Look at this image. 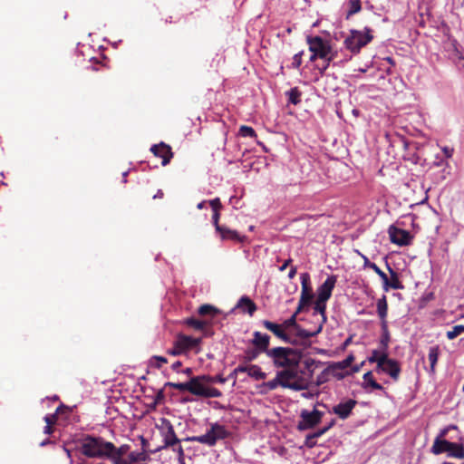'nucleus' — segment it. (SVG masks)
<instances>
[{
    "instance_id": "obj_3",
    "label": "nucleus",
    "mask_w": 464,
    "mask_h": 464,
    "mask_svg": "<svg viewBox=\"0 0 464 464\" xmlns=\"http://www.w3.org/2000/svg\"><path fill=\"white\" fill-rule=\"evenodd\" d=\"M266 354L273 360L274 365L278 368L288 369L298 366L301 362V354L291 348H273L267 350Z\"/></svg>"
},
{
    "instance_id": "obj_64",
    "label": "nucleus",
    "mask_w": 464,
    "mask_h": 464,
    "mask_svg": "<svg viewBox=\"0 0 464 464\" xmlns=\"http://www.w3.org/2000/svg\"><path fill=\"white\" fill-rule=\"evenodd\" d=\"M162 196V193H157V195H154V198H157V197H161Z\"/></svg>"
},
{
    "instance_id": "obj_20",
    "label": "nucleus",
    "mask_w": 464,
    "mask_h": 464,
    "mask_svg": "<svg viewBox=\"0 0 464 464\" xmlns=\"http://www.w3.org/2000/svg\"><path fill=\"white\" fill-rule=\"evenodd\" d=\"M314 322L315 326L313 329H301L298 331V335L303 338H309L317 335L322 331L325 322H322L321 317H314Z\"/></svg>"
},
{
    "instance_id": "obj_63",
    "label": "nucleus",
    "mask_w": 464,
    "mask_h": 464,
    "mask_svg": "<svg viewBox=\"0 0 464 464\" xmlns=\"http://www.w3.org/2000/svg\"><path fill=\"white\" fill-rule=\"evenodd\" d=\"M162 196V193H157V195H154V198H157V197H161Z\"/></svg>"
},
{
    "instance_id": "obj_51",
    "label": "nucleus",
    "mask_w": 464,
    "mask_h": 464,
    "mask_svg": "<svg viewBox=\"0 0 464 464\" xmlns=\"http://www.w3.org/2000/svg\"><path fill=\"white\" fill-rule=\"evenodd\" d=\"M212 220L216 230H221V226L218 224L219 211H213Z\"/></svg>"
},
{
    "instance_id": "obj_11",
    "label": "nucleus",
    "mask_w": 464,
    "mask_h": 464,
    "mask_svg": "<svg viewBox=\"0 0 464 464\" xmlns=\"http://www.w3.org/2000/svg\"><path fill=\"white\" fill-rule=\"evenodd\" d=\"M378 373H386L391 376L394 381H397L400 377L401 367L397 361L389 358L387 355L379 367H376Z\"/></svg>"
},
{
    "instance_id": "obj_48",
    "label": "nucleus",
    "mask_w": 464,
    "mask_h": 464,
    "mask_svg": "<svg viewBox=\"0 0 464 464\" xmlns=\"http://www.w3.org/2000/svg\"><path fill=\"white\" fill-rule=\"evenodd\" d=\"M188 324L193 326L196 329L201 330L205 327L206 324L203 321L197 319H189Z\"/></svg>"
},
{
    "instance_id": "obj_55",
    "label": "nucleus",
    "mask_w": 464,
    "mask_h": 464,
    "mask_svg": "<svg viewBox=\"0 0 464 464\" xmlns=\"http://www.w3.org/2000/svg\"><path fill=\"white\" fill-rule=\"evenodd\" d=\"M360 256L362 257L363 261H364V266L365 267H369V265H375L374 263H372L367 256H365L364 255L362 254H360Z\"/></svg>"
},
{
    "instance_id": "obj_56",
    "label": "nucleus",
    "mask_w": 464,
    "mask_h": 464,
    "mask_svg": "<svg viewBox=\"0 0 464 464\" xmlns=\"http://www.w3.org/2000/svg\"><path fill=\"white\" fill-rule=\"evenodd\" d=\"M296 275V267L293 266L291 267L289 273H288V277L289 279H293Z\"/></svg>"
},
{
    "instance_id": "obj_16",
    "label": "nucleus",
    "mask_w": 464,
    "mask_h": 464,
    "mask_svg": "<svg viewBox=\"0 0 464 464\" xmlns=\"http://www.w3.org/2000/svg\"><path fill=\"white\" fill-rule=\"evenodd\" d=\"M236 372H246L248 376L255 380H264L266 378V373L264 372L261 368L256 364L238 366L235 370Z\"/></svg>"
},
{
    "instance_id": "obj_1",
    "label": "nucleus",
    "mask_w": 464,
    "mask_h": 464,
    "mask_svg": "<svg viewBox=\"0 0 464 464\" xmlns=\"http://www.w3.org/2000/svg\"><path fill=\"white\" fill-rule=\"evenodd\" d=\"M280 372L285 389L299 392L309 389L312 384V382L309 380V373L305 374L304 371L299 368V365L284 369Z\"/></svg>"
},
{
    "instance_id": "obj_39",
    "label": "nucleus",
    "mask_w": 464,
    "mask_h": 464,
    "mask_svg": "<svg viewBox=\"0 0 464 464\" xmlns=\"http://www.w3.org/2000/svg\"><path fill=\"white\" fill-rule=\"evenodd\" d=\"M288 97L289 101L294 104H297L300 102V92L296 88L291 89L288 92Z\"/></svg>"
},
{
    "instance_id": "obj_18",
    "label": "nucleus",
    "mask_w": 464,
    "mask_h": 464,
    "mask_svg": "<svg viewBox=\"0 0 464 464\" xmlns=\"http://www.w3.org/2000/svg\"><path fill=\"white\" fill-rule=\"evenodd\" d=\"M282 378L283 377H282L281 372L280 371L277 372L276 374V377L273 380L264 382L259 386L260 392L266 393L269 391H273V390L276 389L278 386H281L282 388H284V382H283Z\"/></svg>"
},
{
    "instance_id": "obj_33",
    "label": "nucleus",
    "mask_w": 464,
    "mask_h": 464,
    "mask_svg": "<svg viewBox=\"0 0 464 464\" xmlns=\"http://www.w3.org/2000/svg\"><path fill=\"white\" fill-rule=\"evenodd\" d=\"M369 268L372 269L381 277L383 283V287L387 290V286L389 285V278L387 275L382 271L377 265H369Z\"/></svg>"
},
{
    "instance_id": "obj_32",
    "label": "nucleus",
    "mask_w": 464,
    "mask_h": 464,
    "mask_svg": "<svg viewBox=\"0 0 464 464\" xmlns=\"http://www.w3.org/2000/svg\"><path fill=\"white\" fill-rule=\"evenodd\" d=\"M462 334H464V325L459 324L452 327L451 330H449L446 334L448 339L453 340Z\"/></svg>"
},
{
    "instance_id": "obj_14",
    "label": "nucleus",
    "mask_w": 464,
    "mask_h": 464,
    "mask_svg": "<svg viewBox=\"0 0 464 464\" xmlns=\"http://www.w3.org/2000/svg\"><path fill=\"white\" fill-rule=\"evenodd\" d=\"M204 381H212L211 378L203 376L194 377L189 381V392L197 396H205L207 387Z\"/></svg>"
},
{
    "instance_id": "obj_15",
    "label": "nucleus",
    "mask_w": 464,
    "mask_h": 464,
    "mask_svg": "<svg viewBox=\"0 0 464 464\" xmlns=\"http://www.w3.org/2000/svg\"><path fill=\"white\" fill-rule=\"evenodd\" d=\"M151 152L156 156L162 159V165H167L172 158L170 147L161 142L158 145H153L150 149Z\"/></svg>"
},
{
    "instance_id": "obj_60",
    "label": "nucleus",
    "mask_w": 464,
    "mask_h": 464,
    "mask_svg": "<svg viewBox=\"0 0 464 464\" xmlns=\"http://www.w3.org/2000/svg\"><path fill=\"white\" fill-rule=\"evenodd\" d=\"M317 58H319V54H316V53H312V55H311V57H310V61H311V62H314V61H315Z\"/></svg>"
},
{
    "instance_id": "obj_47",
    "label": "nucleus",
    "mask_w": 464,
    "mask_h": 464,
    "mask_svg": "<svg viewBox=\"0 0 464 464\" xmlns=\"http://www.w3.org/2000/svg\"><path fill=\"white\" fill-rule=\"evenodd\" d=\"M309 280H310V276L307 273H304L301 275V285H302V290H304L305 289H310L311 287L309 286Z\"/></svg>"
},
{
    "instance_id": "obj_41",
    "label": "nucleus",
    "mask_w": 464,
    "mask_h": 464,
    "mask_svg": "<svg viewBox=\"0 0 464 464\" xmlns=\"http://www.w3.org/2000/svg\"><path fill=\"white\" fill-rule=\"evenodd\" d=\"M239 133L243 137H256V132L253 128L248 126H241L239 130Z\"/></svg>"
},
{
    "instance_id": "obj_59",
    "label": "nucleus",
    "mask_w": 464,
    "mask_h": 464,
    "mask_svg": "<svg viewBox=\"0 0 464 464\" xmlns=\"http://www.w3.org/2000/svg\"><path fill=\"white\" fill-rule=\"evenodd\" d=\"M181 365V362H176L172 364V369L173 370H178Z\"/></svg>"
},
{
    "instance_id": "obj_17",
    "label": "nucleus",
    "mask_w": 464,
    "mask_h": 464,
    "mask_svg": "<svg viewBox=\"0 0 464 464\" xmlns=\"http://www.w3.org/2000/svg\"><path fill=\"white\" fill-rule=\"evenodd\" d=\"M356 401L353 400H347L343 402L339 403L334 408V412L342 419H346L352 410L354 408Z\"/></svg>"
},
{
    "instance_id": "obj_7",
    "label": "nucleus",
    "mask_w": 464,
    "mask_h": 464,
    "mask_svg": "<svg viewBox=\"0 0 464 464\" xmlns=\"http://www.w3.org/2000/svg\"><path fill=\"white\" fill-rule=\"evenodd\" d=\"M372 40L369 28L363 30H351L344 38L343 45L351 53L356 54L360 50Z\"/></svg>"
},
{
    "instance_id": "obj_53",
    "label": "nucleus",
    "mask_w": 464,
    "mask_h": 464,
    "mask_svg": "<svg viewBox=\"0 0 464 464\" xmlns=\"http://www.w3.org/2000/svg\"><path fill=\"white\" fill-rule=\"evenodd\" d=\"M442 151L446 158H451L453 154V149L450 147H443Z\"/></svg>"
},
{
    "instance_id": "obj_25",
    "label": "nucleus",
    "mask_w": 464,
    "mask_h": 464,
    "mask_svg": "<svg viewBox=\"0 0 464 464\" xmlns=\"http://www.w3.org/2000/svg\"><path fill=\"white\" fill-rule=\"evenodd\" d=\"M220 234V237L223 240L230 239L235 241H241L242 237L236 230L229 229L225 227H221V230H216Z\"/></svg>"
},
{
    "instance_id": "obj_28",
    "label": "nucleus",
    "mask_w": 464,
    "mask_h": 464,
    "mask_svg": "<svg viewBox=\"0 0 464 464\" xmlns=\"http://www.w3.org/2000/svg\"><path fill=\"white\" fill-rule=\"evenodd\" d=\"M387 311H388V305L385 297L379 299L377 302V312L381 318L382 323L387 322L386 316H387Z\"/></svg>"
},
{
    "instance_id": "obj_30",
    "label": "nucleus",
    "mask_w": 464,
    "mask_h": 464,
    "mask_svg": "<svg viewBox=\"0 0 464 464\" xmlns=\"http://www.w3.org/2000/svg\"><path fill=\"white\" fill-rule=\"evenodd\" d=\"M439 358V347L438 346H432L429 350V361L430 363V370L433 372L435 370V365L438 362Z\"/></svg>"
},
{
    "instance_id": "obj_26",
    "label": "nucleus",
    "mask_w": 464,
    "mask_h": 464,
    "mask_svg": "<svg viewBox=\"0 0 464 464\" xmlns=\"http://www.w3.org/2000/svg\"><path fill=\"white\" fill-rule=\"evenodd\" d=\"M319 364H320V362H318L314 359H312V358H306L303 362V365H304L303 371H304L305 374L310 373V374H308V376H309V380L312 382H313L314 371Z\"/></svg>"
},
{
    "instance_id": "obj_23",
    "label": "nucleus",
    "mask_w": 464,
    "mask_h": 464,
    "mask_svg": "<svg viewBox=\"0 0 464 464\" xmlns=\"http://www.w3.org/2000/svg\"><path fill=\"white\" fill-rule=\"evenodd\" d=\"M253 343L261 350H266L269 344V336L259 332L254 333Z\"/></svg>"
},
{
    "instance_id": "obj_6",
    "label": "nucleus",
    "mask_w": 464,
    "mask_h": 464,
    "mask_svg": "<svg viewBox=\"0 0 464 464\" xmlns=\"http://www.w3.org/2000/svg\"><path fill=\"white\" fill-rule=\"evenodd\" d=\"M113 450V443L101 438L87 437L81 445L82 452L90 458H107Z\"/></svg>"
},
{
    "instance_id": "obj_44",
    "label": "nucleus",
    "mask_w": 464,
    "mask_h": 464,
    "mask_svg": "<svg viewBox=\"0 0 464 464\" xmlns=\"http://www.w3.org/2000/svg\"><path fill=\"white\" fill-rule=\"evenodd\" d=\"M221 396V392L213 387L208 386L207 391L204 397L207 398H218Z\"/></svg>"
},
{
    "instance_id": "obj_22",
    "label": "nucleus",
    "mask_w": 464,
    "mask_h": 464,
    "mask_svg": "<svg viewBox=\"0 0 464 464\" xmlns=\"http://www.w3.org/2000/svg\"><path fill=\"white\" fill-rule=\"evenodd\" d=\"M237 308L241 309L243 312H247L250 315L256 309V304L246 296H243L238 300Z\"/></svg>"
},
{
    "instance_id": "obj_52",
    "label": "nucleus",
    "mask_w": 464,
    "mask_h": 464,
    "mask_svg": "<svg viewBox=\"0 0 464 464\" xmlns=\"http://www.w3.org/2000/svg\"><path fill=\"white\" fill-rule=\"evenodd\" d=\"M168 353L171 355H179V354L183 353L184 352L182 351V349L179 346V344L176 342L174 348L172 350H169Z\"/></svg>"
},
{
    "instance_id": "obj_5",
    "label": "nucleus",
    "mask_w": 464,
    "mask_h": 464,
    "mask_svg": "<svg viewBox=\"0 0 464 464\" xmlns=\"http://www.w3.org/2000/svg\"><path fill=\"white\" fill-rule=\"evenodd\" d=\"M336 284L334 276H328L317 289V297L314 304V317H321L322 322H326V302L330 299Z\"/></svg>"
},
{
    "instance_id": "obj_58",
    "label": "nucleus",
    "mask_w": 464,
    "mask_h": 464,
    "mask_svg": "<svg viewBox=\"0 0 464 464\" xmlns=\"http://www.w3.org/2000/svg\"><path fill=\"white\" fill-rule=\"evenodd\" d=\"M363 364H364V362H362L360 365L353 366L352 369L353 372H358Z\"/></svg>"
},
{
    "instance_id": "obj_50",
    "label": "nucleus",
    "mask_w": 464,
    "mask_h": 464,
    "mask_svg": "<svg viewBox=\"0 0 464 464\" xmlns=\"http://www.w3.org/2000/svg\"><path fill=\"white\" fill-rule=\"evenodd\" d=\"M209 205L211 206L213 211H219L222 205L218 198H216L209 201Z\"/></svg>"
},
{
    "instance_id": "obj_57",
    "label": "nucleus",
    "mask_w": 464,
    "mask_h": 464,
    "mask_svg": "<svg viewBox=\"0 0 464 464\" xmlns=\"http://www.w3.org/2000/svg\"><path fill=\"white\" fill-rule=\"evenodd\" d=\"M291 262V259H288L286 261H285V263L280 266V271H284L286 269V267L288 266V265L290 264Z\"/></svg>"
},
{
    "instance_id": "obj_8",
    "label": "nucleus",
    "mask_w": 464,
    "mask_h": 464,
    "mask_svg": "<svg viewBox=\"0 0 464 464\" xmlns=\"http://www.w3.org/2000/svg\"><path fill=\"white\" fill-rule=\"evenodd\" d=\"M431 453L439 455L446 452L448 457L462 459H464V448L459 443L448 440H434L430 448Z\"/></svg>"
},
{
    "instance_id": "obj_36",
    "label": "nucleus",
    "mask_w": 464,
    "mask_h": 464,
    "mask_svg": "<svg viewBox=\"0 0 464 464\" xmlns=\"http://www.w3.org/2000/svg\"><path fill=\"white\" fill-rule=\"evenodd\" d=\"M391 273H392V279L389 280V285L387 286V289L390 287V288H392V289H401V285L396 276V274L392 270L390 269Z\"/></svg>"
},
{
    "instance_id": "obj_12",
    "label": "nucleus",
    "mask_w": 464,
    "mask_h": 464,
    "mask_svg": "<svg viewBox=\"0 0 464 464\" xmlns=\"http://www.w3.org/2000/svg\"><path fill=\"white\" fill-rule=\"evenodd\" d=\"M301 418L302 420L298 424V429L301 430L312 429L321 421L322 412L317 410L312 411H303Z\"/></svg>"
},
{
    "instance_id": "obj_21",
    "label": "nucleus",
    "mask_w": 464,
    "mask_h": 464,
    "mask_svg": "<svg viewBox=\"0 0 464 464\" xmlns=\"http://www.w3.org/2000/svg\"><path fill=\"white\" fill-rule=\"evenodd\" d=\"M314 298V294L312 292V289H305L301 290V295L299 299L298 307L296 309V313H300L303 311V309L309 305Z\"/></svg>"
},
{
    "instance_id": "obj_54",
    "label": "nucleus",
    "mask_w": 464,
    "mask_h": 464,
    "mask_svg": "<svg viewBox=\"0 0 464 464\" xmlns=\"http://www.w3.org/2000/svg\"><path fill=\"white\" fill-rule=\"evenodd\" d=\"M329 428H330V426L325 427V428L322 429L321 430H319V431L315 432L314 434H313V435H312V436H310V437H311V438H317V437H319V436L323 435L324 433H325V432L328 430V429H329Z\"/></svg>"
},
{
    "instance_id": "obj_31",
    "label": "nucleus",
    "mask_w": 464,
    "mask_h": 464,
    "mask_svg": "<svg viewBox=\"0 0 464 464\" xmlns=\"http://www.w3.org/2000/svg\"><path fill=\"white\" fill-rule=\"evenodd\" d=\"M382 335L381 339V344L382 346L383 351H387L388 344L390 342V334L388 331L387 322H382Z\"/></svg>"
},
{
    "instance_id": "obj_10",
    "label": "nucleus",
    "mask_w": 464,
    "mask_h": 464,
    "mask_svg": "<svg viewBox=\"0 0 464 464\" xmlns=\"http://www.w3.org/2000/svg\"><path fill=\"white\" fill-rule=\"evenodd\" d=\"M157 427L160 429V433L163 436L165 445L176 447L174 448V450H177L179 454L181 455L183 450L181 446L179 444V440L174 432L171 423L165 419H161Z\"/></svg>"
},
{
    "instance_id": "obj_34",
    "label": "nucleus",
    "mask_w": 464,
    "mask_h": 464,
    "mask_svg": "<svg viewBox=\"0 0 464 464\" xmlns=\"http://www.w3.org/2000/svg\"><path fill=\"white\" fill-rule=\"evenodd\" d=\"M168 360L162 356H153L149 361V365L154 368H160L162 364L167 363Z\"/></svg>"
},
{
    "instance_id": "obj_49",
    "label": "nucleus",
    "mask_w": 464,
    "mask_h": 464,
    "mask_svg": "<svg viewBox=\"0 0 464 464\" xmlns=\"http://www.w3.org/2000/svg\"><path fill=\"white\" fill-rule=\"evenodd\" d=\"M302 55H303V52H300V53H298L294 55L292 65L295 68H298L301 65V63H302Z\"/></svg>"
},
{
    "instance_id": "obj_46",
    "label": "nucleus",
    "mask_w": 464,
    "mask_h": 464,
    "mask_svg": "<svg viewBox=\"0 0 464 464\" xmlns=\"http://www.w3.org/2000/svg\"><path fill=\"white\" fill-rule=\"evenodd\" d=\"M297 314L298 313L295 312L289 319L285 320L283 323L282 325L284 326L285 330H286L292 326H295Z\"/></svg>"
},
{
    "instance_id": "obj_4",
    "label": "nucleus",
    "mask_w": 464,
    "mask_h": 464,
    "mask_svg": "<svg viewBox=\"0 0 464 464\" xmlns=\"http://www.w3.org/2000/svg\"><path fill=\"white\" fill-rule=\"evenodd\" d=\"M306 42L309 46V51L313 53L319 54V58L325 61V64L319 69V74L322 76L330 63L334 59L336 52L333 50L329 41L320 36L309 35L306 37Z\"/></svg>"
},
{
    "instance_id": "obj_19",
    "label": "nucleus",
    "mask_w": 464,
    "mask_h": 464,
    "mask_svg": "<svg viewBox=\"0 0 464 464\" xmlns=\"http://www.w3.org/2000/svg\"><path fill=\"white\" fill-rule=\"evenodd\" d=\"M199 338H193L186 335H181L178 338L177 343L183 352L198 346L200 343Z\"/></svg>"
},
{
    "instance_id": "obj_62",
    "label": "nucleus",
    "mask_w": 464,
    "mask_h": 464,
    "mask_svg": "<svg viewBox=\"0 0 464 464\" xmlns=\"http://www.w3.org/2000/svg\"><path fill=\"white\" fill-rule=\"evenodd\" d=\"M303 396L305 397V398H311L313 396L312 393L308 392V393H303Z\"/></svg>"
},
{
    "instance_id": "obj_42",
    "label": "nucleus",
    "mask_w": 464,
    "mask_h": 464,
    "mask_svg": "<svg viewBox=\"0 0 464 464\" xmlns=\"http://www.w3.org/2000/svg\"><path fill=\"white\" fill-rule=\"evenodd\" d=\"M328 370L323 371L315 379V385L318 387L328 381Z\"/></svg>"
},
{
    "instance_id": "obj_38",
    "label": "nucleus",
    "mask_w": 464,
    "mask_h": 464,
    "mask_svg": "<svg viewBox=\"0 0 464 464\" xmlns=\"http://www.w3.org/2000/svg\"><path fill=\"white\" fill-rule=\"evenodd\" d=\"M457 427L455 425H450L448 427H445L443 428L442 430H440L439 434L437 435V437L435 438L434 440H447L445 438L448 434V432L450 430H456Z\"/></svg>"
},
{
    "instance_id": "obj_35",
    "label": "nucleus",
    "mask_w": 464,
    "mask_h": 464,
    "mask_svg": "<svg viewBox=\"0 0 464 464\" xmlns=\"http://www.w3.org/2000/svg\"><path fill=\"white\" fill-rule=\"evenodd\" d=\"M349 11L347 16H351L358 12H360L362 6L360 0H351L349 2Z\"/></svg>"
},
{
    "instance_id": "obj_2",
    "label": "nucleus",
    "mask_w": 464,
    "mask_h": 464,
    "mask_svg": "<svg viewBox=\"0 0 464 464\" xmlns=\"http://www.w3.org/2000/svg\"><path fill=\"white\" fill-rule=\"evenodd\" d=\"M147 459L148 455L145 451L130 450L129 445H121L119 448L113 445V450L108 457L112 464H140L145 462Z\"/></svg>"
},
{
    "instance_id": "obj_24",
    "label": "nucleus",
    "mask_w": 464,
    "mask_h": 464,
    "mask_svg": "<svg viewBox=\"0 0 464 464\" xmlns=\"http://www.w3.org/2000/svg\"><path fill=\"white\" fill-rule=\"evenodd\" d=\"M263 324L267 330L274 333L277 337L281 339L286 338V335L285 334V328L282 324H276L269 321H264Z\"/></svg>"
},
{
    "instance_id": "obj_61",
    "label": "nucleus",
    "mask_w": 464,
    "mask_h": 464,
    "mask_svg": "<svg viewBox=\"0 0 464 464\" xmlns=\"http://www.w3.org/2000/svg\"><path fill=\"white\" fill-rule=\"evenodd\" d=\"M205 205H206V201H202V202H200V203H198V204L197 208H198V209H202V208H205Z\"/></svg>"
},
{
    "instance_id": "obj_27",
    "label": "nucleus",
    "mask_w": 464,
    "mask_h": 464,
    "mask_svg": "<svg viewBox=\"0 0 464 464\" xmlns=\"http://www.w3.org/2000/svg\"><path fill=\"white\" fill-rule=\"evenodd\" d=\"M387 354V351H383L382 349L373 350L371 356L368 358V362L371 363L375 362L377 364L376 367H379V363L381 364L382 362Z\"/></svg>"
},
{
    "instance_id": "obj_40",
    "label": "nucleus",
    "mask_w": 464,
    "mask_h": 464,
    "mask_svg": "<svg viewBox=\"0 0 464 464\" xmlns=\"http://www.w3.org/2000/svg\"><path fill=\"white\" fill-rule=\"evenodd\" d=\"M354 361V356L353 354H350L346 357V359L343 360L342 362H339L335 364V366L339 369H345L349 367L352 362Z\"/></svg>"
},
{
    "instance_id": "obj_45",
    "label": "nucleus",
    "mask_w": 464,
    "mask_h": 464,
    "mask_svg": "<svg viewBox=\"0 0 464 464\" xmlns=\"http://www.w3.org/2000/svg\"><path fill=\"white\" fill-rule=\"evenodd\" d=\"M169 386L180 391V392H184V391H188L189 392V382H169Z\"/></svg>"
},
{
    "instance_id": "obj_9",
    "label": "nucleus",
    "mask_w": 464,
    "mask_h": 464,
    "mask_svg": "<svg viewBox=\"0 0 464 464\" xmlns=\"http://www.w3.org/2000/svg\"><path fill=\"white\" fill-rule=\"evenodd\" d=\"M228 436L227 429L218 423L211 424L210 430L205 434L194 436L190 439L191 441L206 444L208 446H214L218 440H223Z\"/></svg>"
},
{
    "instance_id": "obj_13",
    "label": "nucleus",
    "mask_w": 464,
    "mask_h": 464,
    "mask_svg": "<svg viewBox=\"0 0 464 464\" xmlns=\"http://www.w3.org/2000/svg\"><path fill=\"white\" fill-rule=\"evenodd\" d=\"M389 235L391 241L399 246H407L411 241V236L408 231L394 227H390Z\"/></svg>"
},
{
    "instance_id": "obj_43",
    "label": "nucleus",
    "mask_w": 464,
    "mask_h": 464,
    "mask_svg": "<svg viewBox=\"0 0 464 464\" xmlns=\"http://www.w3.org/2000/svg\"><path fill=\"white\" fill-rule=\"evenodd\" d=\"M216 312H217V309L214 306L210 305V304L201 305L199 307V309H198V313L201 315L215 314Z\"/></svg>"
},
{
    "instance_id": "obj_37",
    "label": "nucleus",
    "mask_w": 464,
    "mask_h": 464,
    "mask_svg": "<svg viewBox=\"0 0 464 464\" xmlns=\"http://www.w3.org/2000/svg\"><path fill=\"white\" fill-rule=\"evenodd\" d=\"M55 414H53V415H46L44 417V420L46 422V426L44 427V433L46 434H51L52 433V424H53L55 422Z\"/></svg>"
},
{
    "instance_id": "obj_29",
    "label": "nucleus",
    "mask_w": 464,
    "mask_h": 464,
    "mask_svg": "<svg viewBox=\"0 0 464 464\" xmlns=\"http://www.w3.org/2000/svg\"><path fill=\"white\" fill-rule=\"evenodd\" d=\"M363 382L365 387H371L373 390H382V386L375 382L372 372H367L363 374Z\"/></svg>"
}]
</instances>
